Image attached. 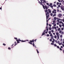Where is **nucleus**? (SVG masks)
<instances>
[{"mask_svg":"<svg viewBox=\"0 0 64 64\" xmlns=\"http://www.w3.org/2000/svg\"><path fill=\"white\" fill-rule=\"evenodd\" d=\"M45 12L46 13V25L47 26H48V18L49 17V12H48V10H45Z\"/></svg>","mask_w":64,"mask_h":64,"instance_id":"f257e3e1","label":"nucleus"},{"mask_svg":"<svg viewBox=\"0 0 64 64\" xmlns=\"http://www.w3.org/2000/svg\"><path fill=\"white\" fill-rule=\"evenodd\" d=\"M40 1L41 2H39V0H38V3L41 5H42V3H46V0H40ZM42 1L43 2H42Z\"/></svg>","mask_w":64,"mask_h":64,"instance_id":"f03ea898","label":"nucleus"},{"mask_svg":"<svg viewBox=\"0 0 64 64\" xmlns=\"http://www.w3.org/2000/svg\"><path fill=\"white\" fill-rule=\"evenodd\" d=\"M20 39H18V40H16V41H17V43H20V42L19 41H21L22 42H26V41L25 40H19Z\"/></svg>","mask_w":64,"mask_h":64,"instance_id":"7ed1b4c3","label":"nucleus"},{"mask_svg":"<svg viewBox=\"0 0 64 64\" xmlns=\"http://www.w3.org/2000/svg\"><path fill=\"white\" fill-rule=\"evenodd\" d=\"M52 13L53 14H56V10L55 9H54L53 11L52 12Z\"/></svg>","mask_w":64,"mask_h":64,"instance_id":"20e7f679","label":"nucleus"},{"mask_svg":"<svg viewBox=\"0 0 64 64\" xmlns=\"http://www.w3.org/2000/svg\"><path fill=\"white\" fill-rule=\"evenodd\" d=\"M60 8L63 11H64V8H63V5H61L60 6Z\"/></svg>","mask_w":64,"mask_h":64,"instance_id":"39448f33","label":"nucleus"},{"mask_svg":"<svg viewBox=\"0 0 64 64\" xmlns=\"http://www.w3.org/2000/svg\"><path fill=\"white\" fill-rule=\"evenodd\" d=\"M58 16L59 17H61V16H62V14H60L58 15Z\"/></svg>","mask_w":64,"mask_h":64,"instance_id":"423d86ee","label":"nucleus"},{"mask_svg":"<svg viewBox=\"0 0 64 64\" xmlns=\"http://www.w3.org/2000/svg\"><path fill=\"white\" fill-rule=\"evenodd\" d=\"M52 24H54V26H56V24H54V23H53Z\"/></svg>","mask_w":64,"mask_h":64,"instance_id":"0eeeda50","label":"nucleus"},{"mask_svg":"<svg viewBox=\"0 0 64 64\" xmlns=\"http://www.w3.org/2000/svg\"><path fill=\"white\" fill-rule=\"evenodd\" d=\"M30 42H34V40H30Z\"/></svg>","mask_w":64,"mask_h":64,"instance_id":"6e6552de","label":"nucleus"},{"mask_svg":"<svg viewBox=\"0 0 64 64\" xmlns=\"http://www.w3.org/2000/svg\"><path fill=\"white\" fill-rule=\"evenodd\" d=\"M48 12H49V13H51V10H50V9H48Z\"/></svg>","mask_w":64,"mask_h":64,"instance_id":"1a4fd4ad","label":"nucleus"},{"mask_svg":"<svg viewBox=\"0 0 64 64\" xmlns=\"http://www.w3.org/2000/svg\"><path fill=\"white\" fill-rule=\"evenodd\" d=\"M63 22H62V21H60V22H59V23L60 24H63Z\"/></svg>","mask_w":64,"mask_h":64,"instance_id":"9d476101","label":"nucleus"},{"mask_svg":"<svg viewBox=\"0 0 64 64\" xmlns=\"http://www.w3.org/2000/svg\"><path fill=\"white\" fill-rule=\"evenodd\" d=\"M42 6H43L44 9H45V6H44V5L42 4Z\"/></svg>","mask_w":64,"mask_h":64,"instance_id":"9b49d317","label":"nucleus"},{"mask_svg":"<svg viewBox=\"0 0 64 64\" xmlns=\"http://www.w3.org/2000/svg\"><path fill=\"white\" fill-rule=\"evenodd\" d=\"M56 14H54L52 16L53 17H54V16H56Z\"/></svg>","mask_w":64,"mask_h":64,"instance_id":"f8f14e48","label":"nucleus"},{"mask_svg":"<svg viewBox=\"0 0 64 64\" xmlns=\"http://www.w3.org/2000/svg\"><path fill=\"white\" fill-rule=\"evenodd\" d=\"M59 45H61L62 44V42H61L60 43L58 44Z\"/></svg>","mask_w":64,"mask_h":64,"instance_id":"ddd939ff","label":"nucleus"},{"mask_svg":"<svg viewBox=\"0 0 64 64\" xmlns=\"http://www.w3.org/2000/svg\"><path fill=\"white\" fill-rule=\"evenodd\" d=\"M57 38H58V39H59V35H57Z\"/></svg>","mask_w":64,"mask_h":64,"instance_id":"4468645a","label":"nucleus"},{"mask_svg":"<svg viewBox=\"0 0 64 64\" xmlns=\"http://www.w3.org/2000/svg\"><path fill=\"white\" fill-rule=\"evenodd\" d=\"M58 31H60L61 30V28H58Z\"/></svg>","mask_w":64,"mask_h":64,"instance_id":"2eb2a0df","label":"nucleus"},{"mask_svg":"<svg viewBox=\"0 0 64 64\" xmlns=\"http://www.w3.org/2000/svg\"><path fill=\"white\" fill-rule=\"evenodd\" d=\"M64 32H62V33H61V34L62 35H63V34H64Z\"/></svg>","mask_w":64,"mask_h":64,"instance_id":"dca6fc26","label":"nucleus"},{"mask_svg":"<svg viewBox=\"0 0 64 64\" xmlns=\"http://www.w3.org/2000/svg\"><path fill=\"white\" fill-rule=\"evenodd\" d=\"M56 35L57 36L59 35V33L58 32H56Z\"/></svg>","mask_w":64,"mask_h":64,"instance_id":"f3484780","label":"nucleus"},{"mask_svg":"<svg viewBox=\"0 0 64 64\" xmlns=\"http://www.w3.org/2000/svg\"><path fill=\"white\" fill-rule=\"evenodd\" d=\"M44 34H45V32L42 33V36H43V35H44Z\"/></svg>","mask_w":64,"mask_h":64,"instance_id":"a211bd4d","label":"nucleus"},{"mask_svg":"<svg viewBox=\"0 0 64 64\" xmlns=\"http://www.w3.org/2000/svg\"><path fill=\"white\" fill-rule=\"evenodd\" d=\"M59 26L60 28H61V27H62V25L60 24H59Z\"/></svg>","mask_w":64,"mask_h":64,"instance_id":"6ab92c4d","label":"nucleus"},{"mask_svg":"<svg viewBox=\"0 0 64 64\" xmlns=\"http://www.w3.org/2000/svg\"><path fill=\"white\" fill-rule=\"evenodd\" d=\"M62 27H64V23H63V24H62Z\"/></svg>","mask_w":64,"mask_h":64,"instance_id":"aec40b11","label":"nucleus"},{"mask_svg":"<svg viewBox=\"0 0 64 64\" xmlns=\"http://www.w3.org/2000/svg\"><path fill=\"white\" fill-rule=\"evenodd\" d=\"M62 32V30H60L59 32V33H60V34Z\"/></svg>","mask_w":64,"mask_h":64,"instance_id":"412c9836","label":"nucleus"},{"mask_svg":"<svg viewBox=\"0 0 64 64\" xmlns=\"http://www.w3.org/2000/svg\"><path fill=\"white\" fill-rule=\"evenodd\" d=\"M29 44H31V45H32V43L31 42H29Z\"/></svg>","mask_w":64,"mask_h":64,"instance_id":"4be33fe9","label":"nucleus"},{"mask_svg":"<svg viewBox=\"0 0 64 64\" xmlns=\"http://www.w3.org/2000/svg\"><path fill=\"white\" fill-rule=\"evenodd\" d=\"M53 6H54V7H56V5L55 4H54L53 5Z\"/></svg>","mask_w":64,"mask_h":64,"instance_id":"5701e85b","label":"nucleus"},{"mask_svg":"<svg viewBox=\"0 0 64 64\" xmlns=\"http://www.w3.org/2000/svg\"><path fill=\"white\" fill-rule=\"evenodd\" d=\"M45 8L46 9H48V8L46 6H45Z\"/></svg>","mask_w":64,"mask_h":64,"instance_id":"b1692460","label":"nucleus"},{"mask_svg":"<svg viewBox=\"0 0 64 64\" xmlns=\"http://www.w3.org/2000/svg\"><path fill=\"white\" fill-rule=\"evenodd\" d=\"M54 20H56L57 19V18H56V17H54Z\"/></svg>","mask_w":64,"mask_h":64,"instance_id":"393cba45","label":"nucleus"},{"mask_svg":"<svg viewBox=\"0 0 64 64\" xmlns=\"http://www.w3.org/2000/svg\"><path fill=\"white\" fill-rule=\"evenodd\" d=\"M49 30H51V29H52V28H51V27H50L49 28Z\"/></svg>","mask_w":64,"mask_h":64,"instance_id":"a878e982","label":"nucleus"},{"mask_svg":"<svg viewBox=\"0 0 64 64\" xmlns=\"http://www.w3.org/2000/svg\"><path fill=\"white\" fill-rule=\"evenodd\" d=\"M62 35H60V38H62Z\"/></svg>","mask_w":64,"mask_h":64,"instance_id":"bb28decb","label":"nucleus"},{"mask_svg":"<svg viewBox=\"0 0 64 64\" xmlns=\"http://www.w3.org/2000/svg\"><path fill=\"white\" fill-rule=\"evenodd\" d=\"M37 51V53L38 54L39 52V51H38V50H36Z\"/></svg>","mask_w":64,"mask_h":64,"instance_id":"cd10ccee","label":"nucleus"},{"mask_svg":"<svg viewBox=\"0 0 64 64\" xmlns=\"http://www.w3.org/2000/svg\"><path fill=\"white\" fill-rule=\"evenodd\" d=\"M54 38H57V36L56 35L55 36H54Z\"/></svg>","mask_w":64,"mask_h":64,"instance_id":"c85d7f7f","label":"nucleus"},{"mask_svg":"<svg viewBox=\"0 0 64 64\" xmlns=\"http://www.w3.org/2000/svg\"><path fill=\"white\" fill-rule=\"evenodd\" d=\"M57 20H60L61 19H60V18H57Z\"/></svg>","mask_w":64,"mask_h":64,"instance_id":"c756f323","label":"nucleus"},{"mask_svg":"<svg viewBox=\"0 0 64 64\" xmlns=\"http://www.w3.org/2000/svg\"><path fill=\"white\" fill-rule=\"evenodd\" d=\"M58 1L59 2H62V1H61V0H58Z\"/></svg>","mask_w":64,"mask_h":64,"instance_id":"7c9ffc66","label":"nucleus"},{"mask_svg":"<svg viewBox=\"0 0 64 64\" xmlns=\"http://www.w3.org/2000/svg\"><path fill=\"white\" fill-rule=\"evenodd\" d=\"M32 45L34 47V46H35V44H34V43H33L32 44Z\"/></svg>","mask_w":64,"mask_h":64,"instance_id":"2f4dec72","label":"nucleus"},{"mask_svg":"<svg viewBox=\"0 0 64 64\" xmlns=\"http://www.w3.org/2000/svg\"><path fill=\"white\" fill-rule=\"evenodd\" d=\"M48 33H49V34H51V31H49L48 32Z\"/></svg>","mask_w":64,"mask_h":64,"instance_id":"473e14b6","label":"nucleus"},{"mask_svg":"<svg viewBox=\"0 0 64 64\" xmlns=\"http://www.w3.org/2000/svg\"><path fill=\"white\" fill-rule=\"evenodd\" d=\"M64 30V28H61V30Z\"/></svg>","mask_w":64,"mask_h":64,"instance_id":"72a5a7b5","label":"nucleus"},{"mask_svg":"<svg viewBox=\"0 0 64 64\" xmlns=\"http://www.w3.org/2000/svg\"><path fill=\"white\" fill-rule=\"evenodd\" d=\"M3 45H4V46H6V44H3Z\"/></svg>","mask_w":64,"mask_h":64,"instance_id":"f704fd0d","label":"nucleus"},{"mask_svg":"<svg viewBox=\"0 0 64 64\" xmlns=\"http://www.w3.org/2000/svg\"><path fill=\"white\" fill-rule=\"evenodd\" d=\"M60 51H62V48H60Z\"/></svg>","mask_w":64,"mask_h":64,"instance_id":"c9c22d12","label":"nucleus"},{"mask_svg":"<svg viewBox=\"0 0 64 64\" xmlns=\"http://www.w3.org/2000/svg\"><path fill=\"white\" fill-rule=\"evenodd\" d=\"M54 43H51V45H54Z\"/></svg>","mask_w":64,"mask_h":64,"instance_id":"e433bc0d","label":"nucleus"},{"mask_svg":"<svg viewBox=\"0 0 64 64\" xmlns=\"http://www.w3.org/2000/svg\"><path fill=\"white\" fill-rule=\"evenodd\" d=\"M52 29H54V26H52Z\"/></svg>","mask_w":64,"mask_h":64,"instance_id":"4c0bfd02","label":"nucleus"},{"mask_svg":"<svg viewBox=\"0 0 64 64\" xmlns=\"http://www.w3.org/2000/svg\"><path fill=\"white\" fill-rule=\"evenodd\" d=\"M49 26L50 27H51L52 25H51V24H49Z\"/></svg>","mask_w":64,"mask_h":64,"instance_id":"58836bf2","label":"nucleus"},{"mask_svg":"<svg viewBox=\"0 0 64 64\" xmlns=\"http://www.w3.org/2000/svg\"><path fill=\"white\" fill-rule=\"evenodd\" d=\"M46 36H47V37H48V36H49V34H47L46 35Z\"/></svg>","mask_w":64,"mask_h":64,"instance_id":"ea45409f","label":"nucleus"},{"mask_svg":"<svg viewBox=\"0 0 64 64\" xmlns=\"http://www.w3.org/2000/svg\"><path fill=\"white\" fill-rule=\"evenodd\" d=\"M57 22H58V23H59V22H60V21L59 20H57Z\"/></svg>","mask_w":64,"mask_h":64,"instance_id":"a19ab883","label":"nucleus"},{"mask_svg":"<svg viewBox=\"0 0 64 64\" xmlns=\"http://www.w3.org/2000/svg\"><path fill=\"white\" fill-rule=\"evenodd\" d=\"M53 36V35H52V34H51L50 35V36H51V37H52V36Z\"/></svg>","mask_w":64,"mask_h":64,"instance_id":"79ce46f5","label":"nucleus"},{"mask_svg":"<svg viewBox=\"0 0 64 64\" xmlns=\"http://www.w3.org/2000/svg\"><path fill=\"white\" fill-rule=\"evenodd\" d=\"M46 30H44V32L45 33V32H46Z\"/></svg>","mask_w":64,"mask_h":64,"instance_id":"37998d69","label":"nucleus"},{"mask_svg":"<svg viewBox=\"0 0 64 64\" xmlns=\"http://www.w3.org/2000/svg\"><path fill=\"white\" fill-rule=\"evenodd\" d=\"M51 16H52V15H53V14L51 13L50 14Z\"/></svg>","mask_w":64,"mask_h":64,"instance_id":"c03bdc74","label":"nucleus"},{"mask_svg":"<svg viewBox=\"0 0 64 64\" xmlns=\"http://www.w3.org/2000/svg\"><path fill=\"white\" fill-rule=\"evenodd\" d=\"M54 46L56 47H57V45H56V44H54Z\"/></svg>","mask_w":64,"mask_h":64,"instance_id":"a18cd8bd","label":"nucleus"},{"mask_svg":"<svg viewBox=\"0 0 64 64\" xmlns=\"http://www.w3.org/2000/svg\"><path fill=\"white\" fill-rule=\"evenodd\" d=\"M57 47L58 48V49L59 48V46H57Z\"/></svg>","mask_w":64,"mask_h":64,"instance_id":"49530a36","label":"nucleus"},{"mask_svg":"<svg viewBox=\"0 0 64 64\" xmlns=\"http://www.w3.org/2000/svg\"><path fill=\"white\" fill-rule=\"evenodd\" d=\"M14 39H15L16 40H17V38H14Z\"/></svg>","mask_w":64,"mask_h":64,"instance_id":"de8ad7c7","label":"nucleus"},{"mask_svg":"<svg viewBox=\"0 0 64 64\" xmlns=\"http://www.w3.org/2000/svg\"><path fill=\"white\" fill-rule=\"evenodd\" d=\"M60 43V42L59 41H58V44H59V43Z\"/></svg>","mask_w":64,"mask_h":64,"instance_id":"09e8293b","label":"nucleus"},{"mask_svg":"<svg viewBox=\"0 0 64 64\" xmlns=\"http://www.w3.org/2000/svg\"><path fill=\"white\" fill-rule=\"evenodd\" d=\"M55 42L56 43H57V40H55Z\"/></svg>","mask_w":64,"mask_h":64,"instance_id":"8fccbe9b","label":"nucleus"},{"mask_svg":"<svg viewBox=\"0 0 64 64\" xmlns=\"http://www.w3.org/2000/svg\"><path fill=\"white\" fill-rule=\"evenodd\" d=\"M52 33H53V32H54V30H52Z\"/></svg>","mask_w":64,"mask_h":64,"instance_id":"3c124183","label":"nucleus"},{"mask_svg":"<svg viewBox=\"0 0 64 64\" xmlns=\"http://www.w3.org/2000/svg\"><path fill=\"white\" fill-rule=\"evenodd\" d=\"M55 20H54L53 22V23H55Z\"/></svg>","mask_w":64,"mask_h":64,"instance_id":"603ef678","label":"nucleus"},{"mask_svg":"<svg viewBox=\"0 0 64 64\" xmlns=\"http://www.w3.org/2000/svg\"><path fill=\"white\" fill-rule=\"evenodd\" d=\"M52 39H50V41H52Z\"/></svg>","mask_w":64,"mask_h":64,"instance_id":"864d4df0","label":"nucleus"},{"mask_svg":"<svg viewBox=\"0 0 64 64\" xmlns=\"http://www.w3.org/2000/svg\"><path fill=\"white\" fill-rule=\"evenodd\" d=\"M8 49H9V50H10L11 49V48H10L9 47L8 48Z\"/></svg>","mask_w":64,"mask_h":64,"instance_id":"5fc2aeb1","label":"nucleus"},{"mask_svg":"<svg viewBox=\"0 0 64 64\" xmlns=\"http://www.w3.org/2000/svg\"><path fill=\"white\" fill-rule=\"evenodd\" d=\"M59 4V3L58 2H57V5H58Z\"/></svg>","mask_w":64,"mask_h":64,"instance_id":"6e6d98bb","label":"nucleus"},{"mask_svg":"<svg viewBox=\"0 0 64 64\" xmlns=\"http://www.w3.org/2000/svg\"><path fill=\"white\" fill-rule=\"evenodd\" d=\"M56 24L57 25H59V23L58 22V23H57Z\"/></svg>","mask_w":64,"mask_h":64,"instance_id":"4d7b16f0","label":"nucleus"},{"mask_svg":"<svg viewBox=\"0 0 64 64\" xmlns=\"http://www.w3.org/2000/svg\"><path fill=\"white\" fill-rule=\"evenodd\" d=\"M63 44H64V39H63V41L62 42Z\"/></svg>","mask_w":64,"mask_h":64,"instance_id":"13d9d810","label":"nucleus"},{"mask_svg":"<svg viewBox=\"0 0 64 64\" xmlns=\"http://www.w3.org/2000/svg\"><path fill=\"white\" fill-rule=\"evenodd\" d=\"M58 7H61V6H60V5H58Z\"/></svg>","mask_w":64,"mask_h":64,"instance_id":"bf43d9fd","label":"nucleus"},{"mask_svg":"<svg viewBox=\"0 0 64 64\" xmlns=\"http://www.w3.org/2000/svg\"><path fill=\"white\" fill-rule=\"evenodd\" d=\"M56 27H54V28L55 29H56Z\"/></svg>","mask_w":64,"mask_h":64,"instance_id":"052dcab7","label":"nucleus"},{"mask_svg":"<svg viewBox=\"0 0 64 64\" xmlns=\"http://www.w3.org/2000/svg\"><path fill=\"white\" fill-rule=\"evenodd\" d=\"M46 30V31H48V28H47Z\"/></svg>","mask_w":64,"mask_h":64,"instance_id":"680f3d73","label":"nucleus"},{"mask_svg":"<svg viewBox=\"0 0 64 64\" xmlns=\"http://www.w3.org/2000/svg\"><path fill=\"white\" fill-rule=\"evenodd\" d=\"M59 4L60 5H62V4H61V3H60Z\"/></svg>","mask_w":64,"mask_h":64,"instance_id":"e2e57ef3","label":"nucleus"},{"mask_svg":"<svg viewBox=\"0 0 64 64\" xmlns=\"http://www.w3.org/2000/svg\"><path fill=\"white\" fill-rule=\"evenodd\" d=\"M50 7H51V8H52V7H53V6H50Z\"/></svg>","mask_w":64,"mask_h":64,"instance_id":"0e129e2a","label":"nucleus"},{"mask_svg":"<svg viewBox=\"0 0 64 64\" xmlns=\"http://www.w3.org/2000/svg\"><path fill=\"white\" fill-rule=\"evenodd\" d=\"M57 12H58L59 11V10L58 9L57 10Z\"/></svg>","mask_w":64,"mask_h":64,"instance_id":"69168bd1","label":"nucleus"},{"mask_svg":"<svg viewBox=\"0 0 64 64\" xmlns=\"http://www.w3.org/2000/svg\"><path fill=\"white\" fill-rule=\"evenodd\" d=\"M0 9L1 10H2V6L1 7V8H0Z\"/></svg>","mask_w":64,"mask_h":64,"instance_id":"338daca9","label":"nucleus"},{"mask_svg":"<svg viewBox=\"0 0 64 64\" xmlns=\"http://www.w3.org/2000/svg\"><path fill=\"white\" fill-rule=\"evenodd\" d=\"M62 46H63V47H64V44H62Z\"/></svg>","mask_w":64,"mask_h":64,"instance_id":"774afa93","label":"nucleus"}]
</instances>
